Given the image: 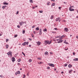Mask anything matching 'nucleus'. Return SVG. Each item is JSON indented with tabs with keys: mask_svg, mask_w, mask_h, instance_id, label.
<instances>
[{
	"mask_svg": "<svg viewBox=\"0 0 78 78\" xmlns=\"http://www.w3.org/2000/svg\"><path fill=\"white\" fill-rule=\"evenodd\" d=\"M68 48H66L65 49V50H68Z\"/></svg>",
	"mask_w": 78,
	"mask_h": 78,
	"instance_id": "34",
	"label": "nucleus"
},
{
	"mask_svg": "<svg viewBox=\"0 0 78 78\" xmlns=\"http://www.w3.org/2000/svg\"><path fill=\"white\" fill-rule=\"evenodd\" d=\"M17 73L18 74H20V71H18L17 72Z\"/></svg>",
	"mask_w": 78,
	"mask_h": 78,
	"instance_id": "28",
	"label": "nucleus"
},
{
	"mask_svg": "<svg viewBox=\"0 0 78 78\" xmlns=\"http://www.w3.org/2000/svg\"><path fill=\"white\" fill-rule=\"evenodd\" d=\"M72 66V65L71 64H69L68 66V67L69 68H71Z\"/></svg>",
	"mask_w": 78,
	"mask_h": 78,
	"instance_id": "19",
	"label": "nucleus"
},
{
	"mask_svg": "<svg viewBox=\"0 0 78 78\" xmlns=\"http://www.w3.org/2000/svg\"><path fill=\"white\" fill-rule=\"evenodd\" d=\"M61 36H58L56 37L55 38H59V39H60Z\"/></svg>",
	"mask_w": 78,
	"mask_h": 78,
	"instance_id": "21",
	"label": "nucleus"
},
{
	"mask_svg": "<svg viewBox=\"0 0 78 78\" xmlns=\"http://www.w3.org/2000/svg\"><path fill=\"white\" fill-rule=\"evenodd\" d=\"M68 29L67 28H64V30L65 31H66V32H68Z\"/></svg>",
	"mask_w": 78,
	"mask_h": 78,
	"instance_id": "9",
	"label": "nucleus"
},
{
	"mask_svg": "<svg viewBox=\"0 0 78 78\" xmlns=\"http://www.w3.org/2000/svg\"><path fill=\"white\" fill-rule=\"evenodd\" d=\"M56 32L52 31V33H56Z\"/></svg>",
	"mask_w": 78,
	"mask_h": 78,
	"instance_id": "37",
	"label": "nucleus"
},
{
	"mask_svg": "<svg viewBox=\"0 0 78 78\" xmlns=\"http://www.w3.org/2000/svg\"><path fill=\"white\" fill-rule=\"evenodd\" d=\"M35 27V26H33L32 27V28H34Z\"/></svg>",
	"mask_w": 78,
	"mask_h": 78,
	"instance_id": "52",
	"label": "nucleus"
},
{
	"mask_svg": "<svg viewBox=\"0 0 78 78\" xmlns=\"http://www.w3.org/2000/svg\"><path fill=\"white\" fill-rule=\"evenodd\" d=\"M74 61H78V58H76L73 59Z\"/></svg>",
	"mask_w": 78,
	"mask_h": 78,
	"instance_id": "11",
	"label": "nucleus"
},
{
	"mask_svg": "<svg viewBox=\"0 0 78 78\" xmlns=\"http://www.w3.org/2000/svg\"><path fill=\"white\" fill-rule=\"evenodd\" d=\"M63 73H64V72L62 71V72H61V73L62 74H63Z\"/></svg>",
	"mask_w": 78,
	"mask_h": 78,
	"instance_id": "56",
	"label": "nucleus"
},
{
	"mask_svg": "<svg viewBox=\"0 0 78 78\" xmlns=\"http://www.w3.org/2000/svg\"><path fill=\"white\" fill-rule=\"evenodd\" d=\"M31 61H32V60L31 59H30V60H29V62H31Z\"/></svg>",
	"mask_w": 78,
	"mask_h": 78,
	"instance_id": "44",
	"label": "nucleus"
},
{
	"mask_svg": "<svg viewBox=\"0 0 78 78\" xmlns=\"http://www.w3.org/2000/svg\"><path fill=\"white\" fill-rule=\"evenodd\" d=\"M62 41H63V40H59L58 41V43H61V42H62Z\"/></svg>",
	"mask_w": 78,
	"mask_h": 78,
	"instance_id": "8",
	"label": "nucleus"
},
{
	"mask_svg": "<svg viewBox=\"0 0 78 78\" xmlns=\"http://www.w3.org/2000/svg\"><path fill=\"white\" fill-rule=\"evenodd\" d=\"M55 5V3H52L51 4V6H54Z\"/></svg>",
	"mask_w": 78,
	"mask_h": 78,
	"instance_id": "18",
	"label": "nucleus"
},
{
	"mask_svg": "<svg viewBox=\"0 0 78 78\" xmlns=\"http://www.w3.org/2000/svg\"><path fill=\"white\" fill-rule=\"evenodd\" d=\"M38 7V6L36 5L35 6V7L36 8V7Z\"/></svg>",
	"mask_w": 78,
	"mask_h": 78,
	"instance_id": "59",
	"label": "nucleus"
},
{
	"mask_svg": "<svg viewBox=\"0 0 78 78\" xmlns=\"http://www.w3.org/2000/svg\"><path fill=\"white\" fill-rule=\"evenodd\" d=\"M35 30H39V27H37L36 28Z\"/></svg>",
	"mask_w": 78,
	"mask_h": 78,
	"instance_id": "20",
	"label": "nucleus"
},
{
	"mask_svg": "<svg viewBox=\"0 0 78 78\" xmlns=\"http://www.w3.org/2000/svg\"><path fill=\"white\" fill-rule=\"evenodd\" d=\"M9 40L8 39H6V42H8V41H9Z\"/></svg>",
	"mask_w": 78,
	"mask_h": 78,
	"instance_id": "35",
	"label": "nucleus"
},
{
	"mask_svg": "<svg viewBox=\"0 0 78 78\" xmlns=\"http://www.w3.org/2000/svg\"><path fill=\"white\" fill-rule=\"evenodd\" d=\"M59 39H56L57 41H59Z\"/></svg>",
	"mask_w": 78,
	"mask_h": 78,
	"instance_id": "60",
	"label": "nucleus"
},
{
	"mask_svg": "<svg viewBox=\"0 0 78 78\" xmlns=\"http://www.w3.org/2000/svg\"><path fill=\"white\" fill-rule=\"evenodd\" d=\"M60 19V17H58V18H56V22L58 21V20H59Z\"/></svg>",
	"mask_w": 78,
	"mask_h": 78,
	"instance_id": "15",
	"label": "nucleus"
},
{
	"mask_svg": "<svg viewBox=\"0 0 78 78\" xmlns=\"http://www.w3.org/2000/svg\"><path fill=\"white\" fill-rule=\"evenodd\" d=\"M73 55H75V53H74V52H73Z\"/></svg>",
	"mask_w": 78,
	"mask_h": 78,
	"instance_id": "55",
	"label": "nucleus"
},
{
	"mask_svg": "<svg viewBox=\"0 0 78 78\" xmlns=\"http://www.w3.org/2000/svg\"><path fill=\"white\" fill-rule=\"evenodd\" d=\"M12 52L10 51L7 54L8 55V56H10V57H11V58H12Z\"/></svg>",
	"mask_w": 78,
	"mask_h": 78,
	"instance_id": "2",
	"label": "nucleus"
},
{
	"mask_svg": "<svg viewBox=\"0 0 78 78\" xmlns=\"http://www.w3.org/2000/svg\"><path fill=\"white\" fill-rule=\"evenodd\" d=\"M9 47V45L8 44L6 45V48H8Z\"/></svg>",
	"mask_w": 78,
	"mask_h": 78,
	"instance_id": "27",
	"label": "nucleus"
},
{
	"mask_svg": "<svg viewBox=\"0 0 78 78\" xmlns=\"http://www.w3.org/2000/svg\"><path fill=\"white\" fill-rule=\"evenodd\" d=\"M31 36H32V37H34V36L33 34H31Z\"/></svg>",
	"mask_w": 78,
	"mask_h": 78,
	"instance_id": "40",
	"label": "nucleus"
},
{
	"mask_svg": "<svg viewBox=\"0 0 78 78\" xmlns=\"http://www.w3.org/2000/svg\"><path fill=\"white\" fill-rule=\"evenodd\" d=\"M31 47V45H29V47Z\"/></svg>",
	"mask_w": 78,
	"mask_h": 78,
	"instance_id": "53",
	"label": "nucleus"
},
{
	"mask_svg": "<svg viewBox=\"0 0 78 78\" xmlns=\"http://www.w3.org/2000/svg\"><path fill=\"white\" fill-rule=\"evenodd\" d=\"M69 10L71 11H74V9H72V6H71L69 8Z\"/></svg>",
	"mask_w": 78,
	"mask_h": 78,
	"instance_id": "4",
	"label": "nucleus"
},
{
	"mask_svg": "<svg viewBox=\"0 0 78 78\" xmlns=\"http://www.w3.org/2000/svg\"><path fill=\"white\" fill-rule=\"evenodd\" d=\"M33 33L34 34H35V31H33Z\"/></svg>",
	"mask_w": 78,
	"mask_h": 78,
	"instance_id": "51",
	"label": "nucleus"
},
{
	"mask_svg": "<svg viewBox=\"0 0 78 78\" xmlns=\"http://www.w3.org/2000/svg\"><path fill=\"white\" fill-rule=\"evenodd\" d=\"M43 31H47V29L46 28H45L43 30Z\"/></svg>",
	"mask_w": 78,
	"mask_h": 78,
	"instance_id": "25",
	"label": "nucleus"
},
{
	"mask_svg": "<svg viewBox=\"0 0 78 78\" xmlns=\"http://www.w3.org/2000/svg\"><path fill=\"white\" fill-rule=\"evenodd\" d=\"M51 42L52 41H45V43L46 44H48V45H49L50 44H51Z\"/></svg>",
	"mask_w": 78,
	"mask_h": 78,
	"instance_id": "1",
	"label": "nucleus"
},
{
	"mask_svg": "<svg viewBox=\"0 0 78 78\" xmlns=\"http://www.w3.org/2000/svg\"><path fill=\"white\" fill-rule=\"evenodd\" d=\"M54 29H55V30H57V28H54Z\"/></svg>",
	"mask_w": 78,
	"mask_h": 78,
	"instance_id": "50",
	"label": "nucleus"
},
{
	"mask_svg": "<svg viewBox=\"0 0 78 78\" xmlns=\"http://www.w3.org/2000/svg\"><path fill=\"white\" fill-rule=\"evenodd\" d=\"M0 77L2 78V76L0 75Z\"/></svg>",
	"mask_w": 78,
	"mask_h": 78,
	"instance_id": "63",
	"label": "nucleus"
},
{
	"mask_svg": "<svg viewBox=\"0 0 78 78\" xmlns=\"http://www.w3.org/2000/svg\"><path fill=\"white\" fill-rule=\"evenodd\" d=\"M73 71V70H72V69H71L69 70V73H70V74H71L72 73V72Z\"/></svg>",
	"mask_w": 78,
	"mask_h": 78,
	"instance_id": "13",
	"label": "nucleus"
},
{
	"mask_svg": "<svg viewBox=\"0 0 78 78\" xmlns=\"http://www.w3.org/2000/svg\"><path fill=\"white\" fill-rule=\"evenodd\" d=\"M25 30H23V34H25Z\"/></svg>",
	"mask_w": 78,
	"mask_h": 78,
	"instance_id": "32",
	"label": "nucleus"
},
{
	"mask_svg": "<svg viewBox=\"0 0 78 78\" xmlns=\"http://www.w3.org/2000/svg\"><path fill=\"white\" fill-rule=\"evenodd\" d=\"M47 69H48L49 70L50 69V68L48 66V67H47Z\"/></svg>",
	"mask_w": 78,
	"mask_h": 78,
	"instance_id": "39",
	"label": "nucleus"
},
{
	"mask_svg": "<svg viewBox=\"0 0 78 78\" xmlns=\"http://www.w3.org/2000/svg\"><path fill=\"white\" fill-rule=\"evenodd\" d=\"M23 76V78H25L26 77V75L25 74H24Z\"/></svg>",
	"mask_w": 78,
	"mask_h": 78,
	"instance_id": "31",
	"label": "nucleus"
},
{
	"mask_svg": "<svg viewBox=\"0 0 78 78\" xmlns=\"http://www.w3.org/2000/svg\"><path fill=\"white\" fill-rule=\"evenodd\" d=\"M29 39L30 41H32V39L30 38H29Z\"/></svg>",
	"mask_w": 78,
	"mask_h": 78,
	"instance_id": "48",
	"label": "nucleus"
},
{
	"mask_svg": "<svg viewBox=\"0 0 78 78\" xmlns=\"http://www.w3.org/2000/svg\"><path fill=\"white\" fill-rule=\"evenodd\" d=\"M38 59H39V60H41V58H37Z\"/></svg>",
	"mask_w": 78,
	"mask_h": 78,
	"instance_id": "47",
	"label": "nucleus"
},
{
	"mask_svg": "<svg viewBox=\"0 0 78 78\" xmlns=\"http://www.w3.org/2000/svg\"><path fill=\"white\" fill-rule=\"evenodd\" d=\"M3 4L4 5H8V3L6 2H3Z\"/></svg>",
	"mask_w": 78,
	"mask_h": 78,
	"instance_id": "14",
	"label": "nucleus"
},
{
	"mask_svg": "<svg viewBox=\"0 0 78 78\" xmlns=\"http://www.w3.org/2000/svg\"><path fill=\"white\" fill-rule=\"evenodd\" d=\"M43 10L41 11H39V12L40 13H42L43 12Z\"/></svg>",
	"mask_w": 78,
	"mask_h": 78,
	"instance_id": "30",
	"label": "nucleus"
},
{
	"mask_svg": "<svg viewBox=\"0 0 78 78\" xmlns=\"http://www.w3.org/2000/svg\"><path fill=\"white\" fill-rule=\"evenodd\" d=\"M30 3H33V1L32 0H30Z\"/></svg>",
	"mask_w": 78,
	"mask_h": 78,
	"instance_id": "29",
	"label": "nucleus"
},
{
	"mask_svg": "<svg viewBox=\"0 0 78 78\" xmlns=\"http://www.w3.org/2000/svg\"><path fill=\"white\" fill-rule=\"evenodd\" d=\"M26 45V42H25L23 44V46H25Z\"/></svg>",
	"mask_w": 78,
	"mask_h": 78,
	"instance_id": "17",
	"label": "nucleus"
},
{
	"mask_svg": "<svg viewBox=\"0 0 78 78\" xmlns=\"http://www.w3.org/2000/svg\"><path fill=\"white\" fill-rule=\"evenodd\" d=\"M20 25L21 26H22L23 24V22L22 21H21L19 23Z\"/></svg>",
	"mask_w": 78,
	"mask_h": 78,
	"instance_id": "12",
	"label": "nucleus"
},
{
	"mask_svg": "<svg viewBox=\"0 0 78 78\" xmlns=\"http://www.w3.org/2000/svg\"><path fill=\"white\" fill-rule=\"evenodd\" d=\"M12 62H14L15 61V58L14 57H12Z\"/></svg>",
	"mask_w": 78,
	"mask_h": 78,
	"instance_id": "7",
	"label": "nucleus"
},
{
	"mask_svg": "<svg viewBox=\"0 0 78 78\" xmlns=\"http://www.w3.org/2000/svg\"><path fill=\"white\" fill-rule=\"evenodd\" d=\"M42 29H41L40 30V31H39V34L40 35H41L42 34Z\"/></svg>",
	"mask_w": 78,
	"mask_h": 78,
	"instance_id": "10",
	"label": "nucleus"
},
{
	"mask_svg": "<svg viewBox=\"0 0 78 78\" xmlns=\"http://www.w3.org/2000/svg\"><path fill=\"white\" fill-rule=\"evenodd\" d=\"M51 1H53V2H55V0H51Z\"/></svg>",
	"mask_w": 78,
	"mask_h": 78,
	"instance_id": "54",
	"label": "nucleus"
},
{
	"mask_svg": "<svg viewBox=\"0 0 78 78\" xmlns=\"http://www.w3.org/2000/svg\"><path fill=\"white\" fill-rule=\"evenodd\" d=\"M45 55H48V52L47 51H46L45 53H44Z\"/></svg>",
	"mask_w": 78,
	"mask_h": 78,
	"instance_id": "24",
	"label": "nucleus"
},
{
	"mask_svg": "<svg viewBox=\"0 0 78 78\" xmlns=\"http://www.w3.org/2000/svg\"><path fill=\"white\" fill-rule=\"evenodd\" d=\"M26 45H27L28 44L29 42H26Z\"/></svg>",
	"mask_w": 78,
	"mask_h": 78,
	"instance_id": "36",
	"label": "nucleus"
},
{
	"mask_svg": "<svg viewBox=\"0 0 78 78\" xmlns=\"http://www.w3.org/2000/svg\"><path fill=\"white\" fill-rule=\"evenodd\" d=\"M27 75L28 76H29V74L28 73H27Z\"/></svg>",
	"mask_w": 78,
	"mask_h": 78,
	"instance_id": "61",
	"label": "nucleus"
},
{
	"mask_svg": "<svg viewBox=\"0 0 78 78\" xmlns=\"http://www.w3.org/2000/svg\"><path fill=\"white\" fill-rule=\"evenodd\" d=\"M18 62H20L21 61V59L20 58H19V59L17 60Z\"/></svg>",
	"mask_w": 78,
	"mask_h": 78,
	"instance_id": "26",
	"label": "nucleus"
},
{
	"mask_svg": "<svg viewBox=\"0 0 78 78\" xmlns=\"http://www.w3.org/2000/svg\"><path fill=\"white\" fill-rule=\"evenodd\" d=\"M4 7H5V8L6 7V6H7L6 5H4Z\"/></svg>",
	"mask_w": 78,
	"mask_h": 78,
	"instance_id": "62",
	"label": "nucleus"
},
{
	"mask_svg": "<svg viewBox=\"0 0 78 78\" xmlns=\"http://www.w3.org/2000/svg\"><path fill=\"white\" fill-rule=\"evenodd\" d=\"M67 66V64H65L64 65V66L65 67H66Z\"/></svg>",
	"mask_w": 78,
	"mask_h": 78,
	"instance_id": "33",
	"label": "nucleus"
},
{
	"mask_svg": "<svg viewBox=\"0 0 78 78\" xmlns=\"http://www.w3.org/2000/svg\"><path fill=\"white\" fill-rule=\"evenodd\" d=\"M26 23V21L23 22V24Z\"/></svg>",
	"mask_w": 78,
	"mask_h": 78,
	"instance_id": "49",
	"label": "nucleus"
},
{
	"mask_svg": "<svg viewBox=\"0 0 78 78\" xmlns=\"http://www.w3.org/2000/svg\"><path fill=\"white\" fill-rule=\"evenodd\" d=\"M22 53L23 55L24 56H25V55L24 53L23 52H22Z\"/></svg>",
	"mask_w": 78,
	"mask_h": 78,
	"instance_id": "41",
	"label": "nucleus"
},
{
	"mask_svg": "<svg viewBox=\"0 0 78 78\" xmlns=\"http://www.w3.org/2000/svg\"><path fill=\"white\" fill-rule=\"evenodd\" d=\"M42 63V62H38V64H41Z\"/></svg>",
	"mask_w": 78,
	"mask_h": 78,
	"instance_id": "43",
	"label": "nucleus"
},
{
	"mask_svg": "<svg viewBox=\"0 0 78 78\" xmlns=\"http://www.w3.org/2000/svg\"><path fill=\"white\" fill-rule=\"evenodd\" d=\"M66 37V35H62L61 37H60V39H62L63 38L65 37Z\"/></svg>",
	"mask_w": 78,
	"mask_h": 78,
	"instance_id": "6",
	"label": "nucleus"
},
{
	"mask_svg": "<svg viewBox=\"0 0 78 78\" xmlns=\"http://www.w3.org/2000/svg\"><path fill=\"white\" fill-rule=\"evenodd\" d=\"M64 43V44H68V43L66 42V40H65Z\"/></svg>",
	"mask_w": 78,
	"mask_h": 78,
	"instance_id": "16",
	"label": "nucleus"
},
{
	"mask_svg": "<svg viewBox=\"0 0 78 78\" xmlns=\"http://www.w3.org/2000/svg\"><path fill=\"white\" fill-rule=\"evenodd\" d=\"M54 18V16L53 15H51V19H53Z\"/></svg>",
	"mask_w": 78,
	"mask_h": 78,
	"instance_id": "23",
	"label": "nucleus"
},
{
	"mask_svg": "<svg viewBox=\"0 0 78 78\" xmlns=\"http://www.w3.org/2000/svg\"><path fill=\"white\" fill-rule=\"evenodd\" d=\"M18 36V35L16 34L14 36V37H16Z\"/></svg>",
	"mask_w": 78,
	"mask_h": 78,
	"instance_id": "38",
	"label": "nucleus"
},
{
	"mask_svg": "<svg viewBox=\"0 0 78 78\" xmlns=\"http://www.w3.org/2000/svg\"><path fill=\"white\" fill-rule=\"evenodd\" d=\"M5 7H4V6H3L2 7V8L3 9H4L5 8Z\"/></svg>",
	"mask_w": 78,
	"mask_h": 78,
	"instance_id": "45",
	"label": "nucleus"
},
{
	"mask_svg": "<svg viewBox=\"0 0 78 78\" xmlns=\"http://www.w3.org/2000/svg\"><path fill=\"white\" fill-rule=\"evenodd\" d=\"M18 13H19V12L17 11V12H16V14H18Z\"/></svg>",
	"mask_w": 78,
	"mask_h": 78,
	"instance_id": "57",
	"label": "nucleus"
},
{
	"mask_svg": "<svg viewBox=\"0 0 78 78\" xmlns=\"http://www.w3.org/2000/svg\"><path fill=\"white\" fill-rule=\"evenodd\" d=\"M48 65L49 66H51L52 67H55L54 65L52 63H48Z\"/></svg>",
	"mask_w": 78,
	"mask_h": 78,
	"instance_id": "3",
	"label": "nucleus"
},
{
	"mask_svg": "<svg viewBox=\"0 0 78 78\" xmlns=\"http://www.w3.org/2000/svg\"><path fill=\"white\" fill-rule=\"evenodd\" d=\"M17 27L18 28H20V25H17Z\"/></svg>",
	"mask_w": 78,
	"mask_h": 78,
	"instance_id": "42",
	"label": "nucleus"
},
{
	"mask_svg": "<svg viewBox=\"0 0 78 78\" xmlns=\"http://www.w3.org/2000/svg\"><path fill=\"white\" fill-rule=\"evenodd\" d=\"M50 2H48L47 3V5H50Z\"/></svg>",
	"mask_w": 78,
	"mask_h": 78,
	"instance_id": "22",
	"label": "nucleus"
},
{
	"mask_svg": "<svg viewBox=\"0 0 78 78\" xmlns=\"http://www.w3.org/2000/svg\"><path fill=\"white\" fill-rule=\"evenodd\" d=\"M36 44H37V45H38V46H39L41 44V42L40 41L37 42H36Z\"/></svg>",
	"mask_w": 78,
	"mask_h": 78,
	"instance_id": "5",
	"label": "nucleus"
},
{
	"mask_svg": "<svg viewBox=\"0 0 78 78\" xmlns=\"http://www.w3.org/2000/svg\"><path fill=\"white\" fill-rule=\"evenodd\" d=\"M17 72H16V73H15V75H17Z\"/></svg>",
	"mask_w": 78,
	"mask_h": 78,
	"instance_id": "58",
	"label": "nucleus"
},
{
	"mask_svg": "<svg viewBox=\"0 0 78 78\" xmlns=\"http://www.w3.org/2000/svg\"><path fill=\"white\" fill-rule=\"evenodd\" d=\"M58 9L59 10H61V7H58Z\"/></svg>",
	"mask_w": 78,
	"mask_h": 78,
	"instance_id": "46",
	"label": "nucleus"
},
{
	"mask_svg": "<svg viewBox=\"0 0 78 78\" xmlns=\"http://www.w3.org/2000/svg\"><path fill=\"white\" fill-rule=\"evenodd\" d=\"M76 38H77V39H78V36H76Z\"/></svg>",
	"mask_w": 78,
	"mask_h": 78,
	"instance_id": "64",
	"label": "nucleus"
}]
</instances>
